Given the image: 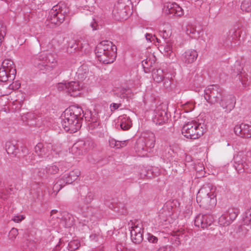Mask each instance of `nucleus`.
I'll use <instances>...</instances> for the list:
<instances>
[{"instance_id":"obj_29","label":"nucleus","mask_w":251,"mask_h":251,"mask_svg":"<svg viewBox=\"0 0 251 251\" xmlns=\"http://www.w3.org/2000/svg\"><path fill=\"white\" fill-rule=\"evenodd\" d=\"M186 34L192 38H197L199 37L200 31L196 30L195 27L192 25H188L186 28Z\"/></svg>"},{"instance_id":"obj_18","label":"nucleus","mask_w":251,"mask_h":251,"mask_svg":"<svg viewBox=\"0 0 251 251\" xmlns=\"http://www.w3.org/2000/svg\"><path fill=\"white\" fill-rule=\"evenodd\" d=\"M164 12L172 16L181 17L184 14L182 8L175 2H168L164 6Z\"/></svg>"},{"instance_id":"obj_4","label":"nucleus","mask_w":251,"mask_h":251,"mask_svg":"<svg viewBox=\"0 0 251 251\" xmlns=\"http://www.w3.org/2000/svg\"><path fill=\"white\" fill-rule=\"evenodd\" d=\"M67 13V9L63 3H60L53 6L47 19L48 24H50L49 26L53 27L59 25L64 22Z\"/></svg>"},{"instance_id":"obj_9","label":"nucleus","mask_w":251,"mask_h":251,"mask_svg":"<svg viewBox=\"0 0 251 251\" xmlns=\"http://www.w3.org/2000/svg\"><path fill=\"white\" fill-rule=\"evenodd\" d=\"M16 69L14 62L11 59H5L0 68V81H11L16 76Z\"/></svg>"},{"instance_id":"obj_55","label":"nucleus","mask_w":251,"mask_h":251,"mask_svg":"<svg viewBox=\"0 0 251 251\" xmlns=\"http://www.w3.org/2000/svg\"><path fill=\"white\" fill-rule=\"evenodd\" d=\"M152 38V36L151 34H148V33L146 34V38L147 40H148L150 42H151V38Z\"/></svg>"},{"instance_id":"obj_38","label":"nucleus","mask_w":251,"mask_h":251,"mask_svg":"<svg viewBox=\"0 0 251 251\" xmlns=\"http://www.w3.org/2000/svg\"><path fill=\"white\" fill-rule=\"evenodd\" d=\"M129 91V90L125 88H118L115 92L117 95L121 98L126 97Z\"/></svg>"},{"instance_id":"obj_21","label":"nucleus","mask_w":251,"mask_h":251,"mask_svg":"<svg viewBox=\"0 0 251 251\" xmlns=\"http://www.w3.org/2000/svg\"><path fill=\"white\" fill-rule=\"evenodd\" d=\"M198 56V54L196 50H189L182 54L181 60L185 64H191L196 60Z\"/></svg>"},{"instance_id":"obj_47","label":"nucleus","mask_w":251,"mask_h":251,"mask_svg":"<svg viewBox=\"0 0 251 251\" xmlns=\"http://www.w3.org/2000/svg\"><path fill=\"white\" fill-rule=\"evenodd\" d=\"M156 251H172V248L170 246H164L159 248Z\"/></svg>"},{"instance_id":"obj_41","label":"nucleus","mask_w":251,"mask_h":251,"mask_svg":"<svg viewBox=\"0 0 251 251\" xmlns=\"http://www.w3.org/2000/svg\"><path fill=\"white\" fill-rule=\"evenodd\" d=\"M109 146L111 148H116V149H119L118 146L120 144V141H116L113 138L110 139L109 140Z\"/></svg>"},{"instance_id":"obj_31","label":"nucleus","mask_w":251,"mask_h":251,"mask_svg":"<svg viewBox=\"0 0 251 251\" xmlns=\"http://www.w3.org/2000/svg\"><path fill=\"white\" fill-rule=\"evenodd\" d=\"M5 150L9 154H14L17 152L18 147L12 142L7 141L5 143Z\"/></svg>"},{"instance_id":"obj_8","label":"nucleus","mask_w":251,"mask_h":251,"mask_svg":"<svg viewBox=\"0 0 251 251\" xmlns=\"http://www.w3.org/2000/svg\"><path fill=\"white\" fill-rule=\"evenodd\" d=\"M225 93L224 90L218 85H210L204 91V97L210 104L219 103Z\"/></svg>"},{"instance_id":"obj_15","label":"nucleus","mask_w":251,"mask_h":251,"mask_svg":"<svg viewBox=\"0 0 251 251\" xmlns=\"http://www.w3.org/2000/svg\"><path fill=\"white\" fill-rule=\"evenodd\" d=\"M131 241L136 244H140L143 240V226L139 221L132 222L130 224Z\"/></svg>"},{"instance_id":"obj_16","label":"nucleus","mask_w":251,"mask_h":251,"mask_svg":"<svg viewBox=\"0 0 251 251\" xmlns=\"http://www.w3.org/2000/svg\"><path fill=\"white\" fill-rule=\"evenodd\" d=\"M167 108L164 104L157 106L154 110V114L152 121L156 125H161L166 123L168 120V115L167 112Z\"/></svg>"},{"instance_id":"obj_32","label":"nucleus","mask_w":251,"mask_h":251,"mask_svg":"<svg viewBox=\"0 0 251 251\" xmlns=\"http://www.w3.org/2000/svg\"><path fill=\"white\" fill-rule=\"evenodd\" d=\"M239 213V210L236 208H230L226 212L228 215V218L232 222L234 221Z\"/></svg>"},{"instance_id":"obj_17","label":"nucleus","mask_w":251,"mask_h":251,"mask_svg":"<svg viewBox=\"0 0 251 251\" xmlns=\"http://www.w3.org/2000/svg\"><path fill=\"white\" fill-rule=\"evenodd\" d=\"M213 222V218L212 216L199 214L195 218L194 224L195 226L204 229L211 225Z\"/></svg>"},{"instance_id":"obj_40","label":"nucleus","mask_w":251,"mask_h":251,"mask_svg":"<svg viewBox=\"0 0 251 251\" xmlns=\"http://www.w3.org/2000/svg\"><path fill=\"white\" fill-rule=\"evenodd\" d=\"M18 234V230L17 228H12L10 231L8 235L9 239L11 240H14Z\"/></svg>"},{"instance_id":"obj_6","label":"nucleus","mask_w":251,"mask_h":251,"mask_svg":"<svg viewBox=\"0 0 251 251\" xmlns=\"http://www.w3.org/2000/svg\"><path fill=\"white\" fill-rule=\"evenodd\" d=\"M233 160L238 173H244L251 165V150L239 151L234 156Z\"/></svg>"},{"instance_id":"obj_51","label":"nucleus","mask_w":251,"mask_h":251,"mask_svg":"<svg viewBox=\"0 0 251 251\" xmlns=\"http://www.w3.org/2000/svg\"><path fill=\"white\" fill-rule=\"evenodd\" d=\"M90 26L92 28L93 30L97 29L96 27L98 26V24L96 21H95L94 19L93 20V22L91 23Z\"/></svg>"},{"instance_id":"obj_39","label":"nucleus","mask_w":251,"mask_h":251,"mask_svg":"<svg viewBox=\"0 0 251 251\" xmlns=\"http://www.w3.org/2000/svg\"><path fill=\"white\" fill-rule=\"evenodd\" d=\"M59 171L58 167L55 165L49 166L46 168V172L49 174H55Z\"/></svg>"},{"instance_id":"obj_30","label":"nucleus","mask_w":251,"mask_h":251,"mask_svg":"<svg viewBox=\"0 0 251 251\" xmlns=\"http://www.w3.org/2000/svg\"><path fill=\"white\" fill-rule=\"evenodd\" d=\"M88 73V69L85 65L80 66L76 73L78 78L80 80H84L87 75Z\"/></svg>"},{"instance_id":"obj_59","label":"nucleus","mask_w":251,"mask_h":251,"mask_svg":"<svg viewBox=\"0 0 251 251\" xmlns=\"http://www.w3.org/2000/svg\"><path fill=\"white\" fill-rule=\"evenodd\" d=\"M5 1H6V2H10V1H11L12 0H4Z\"/></svg>"},{"instance_id":"obj_50","label":"nucleus","mask_w":251,"mask_h":251,"mask_svg":"<svg viewBox=\"0 0 251 251\" xmlns=\"http://www.w3.org/2000/svg\"><path fill=\"white\" fill-rule=\"evenodd\" d=\"M99 124L100 123L99 121L94 120L93 119H92V122L90 123V127L91 128H95L99 126Z\"/></svg>"},{"instance_id":"obj_12","label":"nucleus","mask_w":251,"mask_h":251,"mask_svg":"<svg viewBox=\"0 0 251 251\" xmlns=\"http://www.w3.org/2000/svg\"><path fill=\"white\" fill-rule=\"evenodd\" d=\"M80 175V172L78 169L71 171L69 173L64 175L54 185L53 189L54 191H59L62 187L67 184H71L76 180Z\"/></svg>"},{"instance_id":"obj_45","label":"nucleus","mask_w":251,"mask_h":251,"mask_svg":"<svg viewBox=\"0 0 251 251\" xmlns=\"http://www.w3.org/2000/svg\"><path fill=\"white\" fill-rule=\"evenodd\" d=\"M68 83H60L58 84L57 88L59 91L66 90L67 92Z\"/></svg>"},{"instance_id":"obj_61","label":"nucleus","mask_w":251,"mask_h":251,"mask_svg":"<svg viewBox=\"0 0 251 251\" xmlns=\"http://www.w3.org/2000/svg\"><path fill=\"white\" fill-rule=\"evenodd\" d=\"M165 221H168V222H169V223L170 222V221H169V218H168L167 219H166L165 220Z\"/></svg>"},{"instance_id":"obj_1","label":"nucleus","mask_w":251,"mask_h":251,"mask_svg":"<svg viewBox=\"0 0 251 251\" xmlns=\"http://www.w3.org/2000/svg\"><path fill=\"white\" fill-rule=\"evenodd\" d=\"M82 113L81 108L75 105L70 106L64 111L61 123L66 131L75 133L80 128Z\"/></svg>"},{"instance_id":"obj_53","label":"nucleus","mask_w":251,"mask_h":251,"mask_svg":"<svg viewBox=\"0 0 251 251\" xmlns=\"http://www.w3.org/2000/svg\"><path fill=\"white\" fill-rule=\"evenodd\" d=\"M248 80L246 81L245 80H243V78H241V82L244 87H247L250 84L249 82H248Z\"/></svg>"},{"instance_id":"obj_42","label":"nucleus","mask_w":251,"mask_h":251,"mask_svg":"<svg viewBox=\"0 0 251 251\" xmlns=\"http://www.w3.org/2000/svg\"><path fill=\"white\" fill-rule=\"evenodd\" d=\"M147 239L149 242L153 244L157 243L158 242V238L150 233L148 234Z\"/></svg>"},{"instance_id":"obj_57","label":"nucleus","mask_w":251,"mask_h":251,"mask_svg":"<svg viewBox=\"0 0 251 251\" xmlns=\"http://www.w3.org/2000/svg\"><path fill=\"white\" fill-rule=\"evenodd\" d=\"M97 237V236L96 234H92L90 236V238L91 239V240H95Z\"/></svg>"},{"instance_id":"obj_24","label":"nucleus","mask_w":251,"mask_h":251,"mask_svg":"<svg viewBox=\"0 0 251 251\" xmlns=\"http://www.w3.org/2000/svg\"><path fill=\"white\" fill-rule=\"evenodd\" d=\"M120 121V126L124 130H126L130 128L131 125V121L126 115H123L119 117Z\"/></svg>"},{"instance_id":"obj_36","label":"nucleus","mask_w":251,"mask_h":251,"mask_svg":"<svg viewBox=\"0 0 251 251\" xmlns=\"http://www.w3.org/2000/svg\"><path fill=\"white\" fill-rule=\"evenodd\" d=\"M243 220L245 225L251 224V207L248 209L244 213Z\"/></svg>"},{"instance_id":"obj_34","label":"nucleus","mask_w":251,"mask_h":251,"mask_svg":"<svg viewBox=\"0 0 251 251\" xmlns=\"http://www.w3.org/2000/svg\"><path fill=\"white\" fill-rule=\"evenodd\" d=\"M78 50L77 41L72 40L69 42L67 51L72 53L75 51Z\"/></svg>"},{"instance_id":"obj_2","label":"nucleus","mask_w":251,"mask_h":251,"mask_svg":"<svg viewBox=\"0 0 251 251\" xmlns=\"http://www.w3.org/2000/svg\"><path fill=\"white\" fill-rule=\"evenodd\" d=\"M217 188L213 184H204L197 195V201L201 207L209 208L216 203Z\"/></svg>"},{"instance_id":"obj_25","label":"nucleus","mask_w":251,"mask_h":251,"mask_svg":"<svg viewBox=\"0 0 251 251\" xmlns=\"http://www.w3.org/2000/svg\"><path fill=\"white\" fill-rule=\"evenodd\" d=\"M159 48L164 55L170 57L173 55V48L171 43H166L164 45H161Z\"/></svg>"},{"instance_id":"obj_22","label":"nucleus","mask_w":251,"mask_h":251,"mask_svg":"<svg viewBox=\"0 0 251 251\" xmlns=\"http://www.w3.org/2000/svg\"><path fill=\"white\" fill-rule=\"evenodd\" d=\"M81 86L78 81H71L68 83L67 92L71 96L75 97L81 90Z\"/></svg>"},{"instance_id":"obj_23","label":"nucleus","mask_w":251,"mask_h":251,"mask_svg":"<svg viewBox=\"0 0 251 251\" xmlns=\"http://www.w3.org/2000/svg\"><path fill=\"white\" fill-rule=\"evenodd\" d=\"M156 62V58L153 54H150L146 59L142 61V66L146 73L150 71Z\"/></svg>"},{"instance_id":"obj_13","label":"nucleus","mask_w":251,"mask_h":251,"mask_svg":"<svg viewBox=\"0 0 251 251\" xmlns=\"http://www.w3.org/2000/svg\"><path fill=\"white\" fill-rule=\"evenodd\" d=\"M95 147V144L91 139H87L84 141L80 140L73 145L72 152L76 156L82 155L93 149Z\"/></svg>"},{"instance_id":"obj_46","label":"nucleus","mask_w":251,"mask_h":251,"mask_svg":"<svg viewBox=\"0 0 251 251\" xmlns=\"http://www.w3.org/2000/svg\"><path fill=\"white\" fill-rule=\"evenodd\" d=\"M69 247L71 251L75 250L78 248L76 241H72L69 243Z\"/></svg>"},{"instance_id":"obj_28","label":"nucleus","mask_w":251,"mask_h":251,"mask_svg":"<svg viewBox=\"0 0 251 251\" xmlns=\"http://www.w3.org/2000/svg\"><path fill=\"white\" fill-rule=\"evenodd\" d=\"M90 215L89 213L81 210V212L79 213L77 218L79 221L80 223H81L83 225H85L90 220Z\"/></svg>"},{"instance_id":"obj_48","label":"nucleus","mask_w":251,"mask_h":251,"mask_svg":"<svg viewBox=\"0 0 251 251\" xmlns=\"http://www.w3.org/2000/svg\"><path fill=\"white\" fill-rule=\"evenodd\" d=\"M25 219V217L23 215H17L15 216L13 218L12 220L16 223H19Z\"/></svg>"},{"instance_id":"obj_49","label":"nucleus","mask_w":251,"mask_h":251,"mask_svg":"<svg viewBox=\"0 0 251 251\" xmlns=\"http://www.w3.org/2000/svg\"><path fill=\"white\" fill-rule=\"evenodd\" d=\"M117 251H134L132 249H128L126 248L123 247L122 245H118L117 246Z\"/></svg>"},{"instance_id":"obj_5","label":"nucleus","mask_w":251,"mask_h":251,"mask_svg":"<svg viewBox=\"0 0 251 251\" xmlns=\"http://www.w3.org/2000/svg\"><path fill=\"white\" fill-rule=\"evenodd\" d=\"M182 134L187 138L197 139L205 132V129L201 123L191 121L186 123L182 127Z\"/></svg>"},{"instance_id":"obj_52","label":"nucleus","mask_w":251,"mask_h":251,"mask_svg":"<svg viewBox=\"0 0 251 251\" xmlns=\"http://www.w3.org/2000/svg\"><path fill=\"white\" fill-rule=\"evenodd\" d=\"M126 142H127V140H125V141H120V144H119V146H118V148L120 149L121 148H123L125 146H126Z\"/></svg>"},{"instance_id":"obj_56","label":"nucleus","mask_w":251,"mask_h":251,"mask_svg":"<svg viewBox=\"0 0 251 251\" xmlns=\"http://www.w3.org/2000/svg\"><path fill=\"white\" fill-rule=\"evenodd\" d=\"M120 105V104H118L114 103H113V105H112V108L114 110H116L119 108Z\"/></svg>"},{"instance_id":"obj_54","label":"nucleus","mask_w":251,"mask_h":251,"mask_svg":"<svg viewBox=\"0 0 251 251\" xmlns=\"http://www.w3.org/2000/svg\"><path fill=\"white\" fill-rule=\"evenodd\" d=\"M92 200V198L91 195H88L86 198V202L88 203L91 201Z\"/></svg>"},{"instance_id":"obj_14","label":"nucleus","mask_w":251,"mask_h":251,"mask_svg":"<svg viewBox=\"0 0 251 251\" xmlns=\"http://www.w3.org/2000/svg\"><path fill=\"white\" fill-rule=\"evenodd\" d=\"M130 12L129 6L126 5L124 0H121L115 5L112 14L116 20L122 21L127 19Z\"/></svg>"},{"instance_id":"obj_7","label":"nucleus","mask_w":251,"mask_h":251,"mask_svg":"<svg viewBox=\"0 0 251 251\" xmlns=\"http://www.w3.org/2000/svg\"><path fill=\"white\" fill-rule=\"evenodd\" d=\"M155 142V135L152 132H144L136 141L135 149L136 151L142 152L148 151L154 147Z\"/></svg>"},{"instance_id":"obj_10","label":"nucleus","mask_w":251,"mask_h":251,"mask_svg":"<svg viewBox=\"0 0 251 251\" xmlns=\"http://www.w3.org/2000/svg\"><path fill=\"white\" fill-rule=\"evenodd\" d=\"M31 62L36 67L43 70L46 67L53 68L55 66L56 61L51 54L47 55L45 52H41L34 56L31 59Z\"/></svg>"},{"instance_id":"obj_19","label":"nucleus","mask_w":251,"mask_h":251,"mask_svg":"<svg viewBox=\"0 0 251 251\" xmlns=\"http://www.w3.org/2000/svg\"><path fill=\"white\" fill-rule=\"evenodd\" d=\"M219 104L227 112L231 111L235 107V98L232 95L225 94L222 99H220Z\"/></svg>"},{"instance_id":"obj_62","label":"nucleus","mask_w":251,"mask_h":251,"mask_svg":"<svg viewBox=\"0 0 251 251\" xmlns=\"http://www.w3.org/2000/svg\"><path fill=\"white\" fill-rule=\"evenodd\" d=\"M170 86V84L166 86V87H169Z\"/></svg>"},{"instance_id":"obj_43","label":"nucleus","mask_w":251,"mask_h":251,"mask_svg":"<svg viewBox=\"0 0 251 251\" xmlns=\"http://www.w3.org/2000/svg\"><path fill=\"white\" fill-rule=\"evenodd\" d=\"M194 107V104L191 102H187L184 104V108L187 112L192 111Z\"/></svg>"},{"instance_id":"obj_26","label":"nucleus","mask_w":251,"mask_h":251,"mask_svg":"<svg viewBox=\"0 0 251 251\" xmlns=\"http://www.w3.org/2000/svg\"><path fill=\"white\" fill-rule=\"evenodd\" d=\"M61 222L66 227H69L73 225L74 218L70 214L65 213L62 218Z\"/></svg>"},{"instance_id":"obj_58","label":"nucleus","mask_w":251,"mask_h":251,"mask_svg":"<svg viewBox=\"0 0 251 251\" xmlns=\"http://www.w3.org/2000/svg\"><path fill=\"white\" fill-rule=\"evenodd\" d=\"M57 212V210H51V211L50 212V214L51 215L52 214L56 213Z\"/></svg>"},{"instance_id":"obj_11","label":"nucleus","mask_w":251,"mask_h":251,"mask_svg":"<svg viewBox=\"0 0 251 251\" xmlns=\"http://www.w3.org/2000/svg\"><path fill=\"white\" fill-rule=\"evenodd\" d=\"M34 152L38 156L39 158L45 159H51L56 157L57 151L53 149V146L51 144H43L41 143H38L34 148Z\"/></svg>"},{"instance_id":"obj_27","label":"nucleus","mask_w":251,"mask_h":251,"mask_svg":"<svg viewBox=\"0 0 251 251\" xmlns=\"http://www.w3.org/2000/svg\"><path fill=\"white\" fill-rule=\"evenodd\" d=\"M152 77L154 80L157 83L162 82L164 77L163 70L160 69H153L152 70Z\"/></svg>"},{"instance_id":"obj_35","label":"nucleus","mask_w":251,"mask_h":251,"mask_svg":"<svg viewBox=\"0 0 251 251\" xmlns=\"http://www.w3.org/2000/svg\"><path fill=\"white\" fill-rule=\"evenodd\" d=\"M231 222V221L228 218V215L226 213L222 215L219 219V224L222 226H228Z\"/></svg>"},{"instance_id":"obj_3","label":"nucleus","mask_w":251,"mask_h":251,"mask_svg":"<svg viewBox=\"0 0 251 251\" xmlns=\"http://www.w3.org/2000/svg\"><path fill=\"white\" fill-rule=\"evenodd\" d=\"M95 53L100 62L104 64H110L115 60L117 47L110 41H102L97 46Z\"/></svg>"},{"instance_id":"obj_60","label":"nucleus","mask_w":251,"mask_h":251,"mask_svg":"<svg viewBox=\"0 0 251 251\" xmlns=\"http://www.w3.org/2000/svg\"><path fill=\"white\" fill-rule=\"evenodd\" d=\"M155 39H156V40L157 42L158 43H159V40L157 38H156V37H155Z\"/></svg>"},{"instance_id":"obj_37","label":"nucleus","mask_w":251,"mask_h":251,"mask_svg":"<svg viewBox=\"0 0 251 251\" xmlns=\"http://www.w3.org/2000/svg\"><path fill=\"white\" fill-rule=\"evenodd\" d=\"M241 9L245 12H251V0H244L241 5Z\"/></svg>"},{"instance_id":"obj_20","label":"nucleus","mask_w":251,"mask_h":251,"mask_svg":"<svg viewBox=\"0 0 251 251\" xmlns=\"http://www.w3.org/2000/svg\"><path fill=\"white\" fill-rule=\"evenodd\" d=\"M235 134L240 137L247 138L251 137V126L242 124L237 125L234 128Z\"/></svg>"},{"instance_id":"obj_33","label":"nucleus","mask_w":251,"mask_h":251,"mask_svg":"<svg viewBox=\"0 0 251 251\" xmlns=\"http://www.w3.org/2000/svg\"><path fill=\"white\" fill-rule=\"evenodd\" d=\"M78 44V50L86 51L89 49V45L88 41L85 39H81L77 40Z\"/></svg>"},{"instance_id":"obj_44","label":"nucleus","mask_w":251,"mask_h":251,"mask_svg":"<svg viewBox=\"0 0 251 251\" xmlns=\"http://www.w3.org/2000/svg\"><path fill=\"white\" fill-rule=\"evenodd\" d=\"M233 38L231 37H228L227 39H225V40L223 42V45L228 48H229L232 46V40Z\"/></svg>"}]
</instances>
